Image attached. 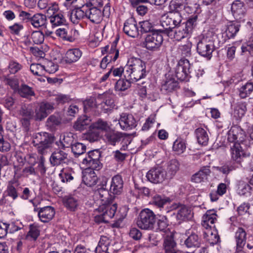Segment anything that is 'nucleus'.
Masks as SVG:
<instances>
[{"label":"nucleus","mask_w":253,"mask_h":253,"mask_svg":"<svg viewBox=\"0 0 253 253\" xmlns=\"http://www.w3.org/2000/svg\"><path fill=\"white\" fill-rule=\"evenodd\" d=\"M69 16L71 21L75 24L81 21L89 20L92 23L98 24L102 20V10L96 7H91L87 2L76 5L69 12Z\"/></svg>","instance_id":"1"},{"label":"nucleus","mask_w":253,"mask_h":253,"mask_svg":"<svg viewBox=\"0 0 253 253\" xmlns=\"http://www.w3.org/2000/svg\"><path fill=\"white\" fill-rule=\"evenodd\" d=\"M125 69V78L130 80L132 83L144 78L146 75L145 63L139 58H129Z\"/></svg>","instance_id":"2"},{"label":"nucleus","mask_w":253,"mask_h":253,"mask_svg":"<svg viewBox=\"0 0 253 253\" xmlns=\"http://www.w3.org/2000/svg\"><path fill=\"white\" fill-rule=\"evenodd\" d=\"M227 141L229 144H241L246 147H250L252 144L246 132L241 127L237 126H232L229 130Z\"/></svg>","instance_id":"3"},{"label":"nucleus","mask_w":253,"mask_h":253,"mask_svg":"<svg viewBox=\"0 0 253 253\" xmlns=\"http://www.w3.org/2000/svg\"><path fill=\"white\" fill-rule=\"evenodd\" d=\"M215 49L214 38L212 36H204L197 44V51L202 57L210 60Z\"/></svg>","instance_id":"4"},{"label":"nucleus","mask_w":253,"mask_h":253,"mask_svg":"<svg viewBox=\"0 0 253 253\" xmlns=\"http://www.w3.org/2000/svg\"><path fill=\"white\" fill-rule=\"evenodd\" d=\"M156 222V215L149 209L142 210L136 222L138 227L144 230H152Z\"/></svg>","instance_id":"5"},{"label":"nucleus","mask_w":253,"mask_h":253,"mask_svg":"<svg viewBox=\"0 0 253 253\" xmlns=\"http://www.w3.org/2000/svg\"><path fill=\"white\" fill-rule=\"evenodd\" d=\"M197 17L189 18L186 23L181 24L173 30L172 36L176 41H180L191 34L196 25Z\"/></svg>","instance_id":"6"},{"label":"nucleus","mask_w":253,"mask_h":253,"mask_svg":"<svg viewBox=\"0 0 253 253\" xmlns=\"http://www.w3.org/2000/svg\"><path fill=\"white\" fill-rule=\"evenodd\" d=\"M117 210V205L116 203H113L112 201L102 204L98 209V211L101 213L95 216V221L108 222L109 219L115 216Z\"/></svg>","instance_id":"7"},{"label":"nucleus","mask_w":253,"mask_h":253,"mask_svg":"<svg viewBox=\"0 0 253 253\" xmlns=\"http://www.w3.org/2000/svg\"><path fill=\"white\" fill-rule=\"evenodd\" d=\"M162 33H163L157 29L148 34L146 36L143 43L144 46L149 50L156 51L158 50L163 42Z\"/></svg>","instance_id":"8"},{"label":"nucleus","mask_w":253,"mask_h":253,"mask_svg":"<svg viewBox=\"0 0 253 253\" xmlns=\"http://www.w3.org/2000/svg\"><path fill=\"white\" fill-rule=\"evenodd\" d=\"M100 152L98 150H94L88 152L87 155L82 161V164L88 169H99L101 168L100 162Z\"/></svg>","instance_id":"9"},{"label":"nucleus","mask_w":253,"mask_h":253,"mask_svg":"<svg viewBox=\"0 0 253 253\" xmlns=\"http://www.w3.org/2000/svg\"><path fill=\"white\" fill-rule=\"evenodd\" d=\"M190 64L186 58H181L176 66L175 74L178 80L181 81H187L190 76Z\"/></svg>","instance_id":"10"},{"label":"nucleus","mask_w":253,"mask_h":253,"mask_svg":"<svg viewBox=\"0 0 253 253\" xmlns=\"http://www.w3.org/2000/svg\"><path fill=\"white\" fill-rule=\"evenodd\" d=\"M166 172L161 167L152 169L148 171L146 174L147 179L153 183L163 182L166 178Z\"/></svg>","instance_id":"11"},{"label":"nucleus","mask_w":253,"mask_h":253,"mask_svg":"<svg viewBox=\"0 0 253 253\" xmlns=\"http://www.w3.org/2000/svg\"><path fill=\"white\" fill-rule=\"evenodd\" d=\"M50 163L53 166H57L70 162L68 154L64 150L57 149L53 152L49 159Z\"/></svg>","instance_id":"12"},{"label":"nucleus","mask_w":253,"mask_h":253,"mask_svg":"<svg viewBox=\"0 0 253 253\" xmlns=\"http://www.w3.org/2000/svg\"><path fill=\"white\" fill-rule=\"evenodd\" d=\"M118 124L122 129L126 131L131 130L137 126L136 121L134 117L127 113L121 114Z\"/></svg>","instance_id":"13"},{"label":"nucleus","mask_w":253,"mask_h":253,"mask_svg":"<svg viewBox=\"0 0 253 253\" xmlns=\"http://www.w3.org/2000/svg\"><path fill=\"white\" fill-rule=\"evenodd\" d=\"M34 211H38L40 220L44 223L48 222L54 216V209L51 206H46L41 208H35Z\"/></svg>","instance_id":"14"},{"label":"nucleus","mask_w":253,"mask_h":253,"mask_svg":"<svg viewBox=\"0 0 253 253\" xmlns=\"http://www.w3.org/2000/svg\"><path fill=\"white\" fill-rule=\"evenodd\" d=\"M123 30L124 33L130 37L136 38L138 36V27L134 18L130 17L125 21Z\"/></svg>","instance_id":"15"},{"label":"nucleus","mask_w":253,"mask_h":253,"mask_svg":"<svg viewBox=\"0 0 253 253\" xmlns=\"http://www.w3.org/2000/svg\"><path fill=\"white\" fill-rule=\"evenodd\" d=\"M55 34L63 40L70 42L75 41L79 36V31L75 29L67 30L65 28H59L56 31Z\"/></svg>","instance_id":"16"},{"label":"nucleus","mask_w":253,"mask_h":253,"mask_svg":"<svg viewBox=\"0 0 253 253\" xmlns=\"http://www.w3.org/2000/svg\"><path fill=\"white\" fill-rule=\"evenodd\" d=\"M201 239L195 233H191L184 241L183 245L189 251L194 252L201 246Z\"/></svg>","instance_id":"17"},{"label":"nucleus","mask_w":253,"mask_h":253,"mask_svg":"<svg viewBox=\"0 0 253 253\" xmlns=\"http://www.w3.org/2000/svg\"><path fill=\"white\" fill-rule=\"evenodd\" d=\"M94 169H86L83 172L82 180L87 186L91 187L96 184L98 178Z\"/></svg>","instance_id":"18"},{"label":"nucleus","mask_w":253,"mask_h":253,"mask_svg":"<svg viewBox=\"0 0 253 253\" xmlns=\"http://www.w3.org/2000/svg\"><path fill=\"white\" fill-rule=\"evenodd\" d=\"M231 159L237 163H240L245 156V153L241 144L235 143L229 144Z\"/></svg>","instance_id":"19"},{"label":"nucleus","mask_w":253,"mask_h":253,"mask_svg":"<svg viewBox=\"0 0 253 253\" xmlns=\"http://www.w3.org/2000/svg\"><path fill=\"white\" fill-rule=\"evenodd\" d=\"M217 214L213 210H208L202 217V225L204 228L214 227L213 224L216 221Z\"/></svg>","instance_id":"20"},{"label":"nucleus","mask_w":253,"mask_h":253,"mask_svg":"<svg viewBox=\"0 0 253 253\" xmlns=\"http://www.w3.org/2000/svg\"><path fill=\"white\" fill-rule=\"evenodd\" d=\"M124 182L122 177L119 175L113 176L111 179L110 192L113 194L119 195L122 191Z\"/></svg>","instance_id":"21"},{"label":"nucleus","mask_w":253,"mask_h":253,"mask_svg":"<svg viewBox=\"0 0 253 253\" xmlns=\"http://www.w3.org/2000/svg\"><path fill=\"white\" fill-rule=\"evenodd\" d=\"M84 109L86 113H89L94 115L99 114L100 111L97 105L96 100L94 98H90L84 100L83 102Z\"/></svg>","instance_id":"22"},{"label":"nucleus","mask_w":253,"mask_h":253,"mask_svg":"<svg viewBox=\"0 0 253 253\" xmlns=\"http://www.w3.org/2000/svg\"><path fill=\"white\" fill-rule=\"evenodd\" d=\"M104 137L109 144L115 146L122 140L123 135L122 133L110 128L105 133Z\"/></svg>","instance_id":"23"},{"label":"nucleus","mask_w":253,"mask_h":253,"mask_svg":"<svg viewBox=\"0 0 253 253\" xmlns=\"http://www.w3.org/2000/svg\"><path fill=\"white\" fill-rule=\"evenodd\" d=\"M204 237L210 244L214 245L219 241V236L217 231L214 227L205 228L203 231Z\"/></svg>","instance_id":"24"},{"label":"nucleus","mask_w":253,"mask_h":253,"mask_svg":"<svg viewBox=\"0 0 253 253\" xmlns=\"http://www.w3.org/2000/svg\"><path fill=\"white\" fill-rule=\"evenodd\" d=\"M211 172L210 167L203 166L197 172L192 176L191 180L195 183H200L208 178Z\"/></svg>","instance_id":"25"},{"label":"nucleus","mask_w":253,"mask_h":253,"mask_svg":"<svg viewBox=\"0 0 253 253\" xmlns=\"http://www.w3.org/2000/svg\"><path fill=\"white\" fill-rule=\"evenodd\" d=\"M190 211L185 206H181L177 208V211L171 210L168 211L169 214L174 216L176 220L181 221L188 218Z\"/></svg>","instance_id":"26"},{"label":"nucleus","mask_w":253,"mask_h":253,"mask_svg":"<svg viewBox=\"0 0 253 253\" xmlns=\"http://www.w3.org/2000/svg\"><path fill=\"white\" fill-rule=\"evenodd\" d=\"M235 239L236 242L237 250L242 251L246 243L247 233L241 227L238 228L235 232Z\"/></svg>","instance_id":"27"},{"label":"nucleus","mask_w":253,"mask_h":253,"mask_svg":"<svg viewBox=\"0 0 253 253\" xmlns=\"http://www.w3.org/2000/svg\"><path fill=\"white\" fill-rule=\"evenodd\" d=\"M82 52L79 48H72L68 50L65 54V61L71 64L78 61L81 57Z\"/></svg>","instance_id":"28"},{"label":"nucleus","mask_w":253,"mask_h":253,"mask_svg":"<svg viewBox=\"0 0 253 253\" xmlns=\"http://www.w3.org/2000/svg\"><path fill=\"white\" fill-rule=\"evenodd\" d=\"M238 95L242 99L250 96L253 92V82L249 81L238 88Z\"/></svg>","instance_id":"29"},{"label":"nucleus","mask_w":253,"mask_h":253,"mask_svg":"<svg viewBox=\"0 0 253 253\" xmlns=\"http://www.w3.org/2000/svg\"><path fill=\"white\" fill-rule=\"evenodd\" d=\"M231 8L233 16L237 19H241L245 13V8L244 7L243 2L240 0L233 1Z\"/></svg>","instance_id":"30"},{"label":"nucleus","mask_w":253,"mask_h":253,"mask_svg":"<svg viewBox=\"0 0 253 253\" xmlns=\"http://www.w3.org/2000/svg\"><path fill=\"white\" fill-rule=\"evenodd\" d=\"M192 46V42L189 40H187L184 43H181L178 45L177 52L182 57L181 58H185L186 57L189 58L191 56Z\"/></svg>","instance_id":"31"},{"label":"nucleus","mask_w":253,"mask_h":253,"mask_svg":"<svg viewBox=\"0 0 253 253\" xmlns=\"http://www.w3.org/2000/svg\"><path fill=\"white\" fill-rule=\"evenodd\" d=\"M100 105L101 108L105 113L113 109L115 106L114 96L108 93L104 94L103 95V100Z\"/></svg>","instance_id":"32"},{"label":"nucleus","mask_w":253,"mask_h":253,"mask_svg":"<svg viewBox=\"0 0 253 253\" xmlns=\"http://www.w3.org/2000/svg\"><path fill=\"white\" fill-rule=\"evenodd\" d=\"M107 182V178L105 177H102V187L99 188L96 193V194L98 196V198L101 201V204L103 203H106L109 201H111L109 199V193L108 191L103 187L106 186Z\"/></svg>","instance_id":"33"},{"label":"nucleus","mask_w":253,"mask_h":253,"mask_svg":"<svg viewBox=\"0 0 253 253\" xmlns=\"http://www.w3.org/2000/svg\"><path fill=\"white\" fill-rule=\"evenodd\" d=\"M164 253H177L176 243L173 237L167 236L164 239L163 243Z\"/></svg>","instance_id":"34"},{"label":"nucleus","mask_w":253,"mask_h":253,"mask_svg":"<svg viewBox=\"0 0 253 253\" xmlns=\"http://www.w3.org/2000/svg\"><path fill=\"white\" fill-rule=\"evenodd\" d=\"M75 175L74 169L70 167L63 168L59 174V176L62 182L68 183L73 180Z\"/></svg>","instance_id":"35"},{"label":"nucleus","mask_w":253,"mask_h":253,"mask_svg":"<svg viewBox=\"0 0 253 253\" xmlns=\"http://www.w3.org/2000/svg\"><path fill=\"white\" fill-rule=\"evenodd\" d=\"M31 24L35 28L45 27L47 24V18L45 15L37 13L32 16Z\"/></svg>","instance_id":"36"},{"label":"nucleus","mask_w":253,"mask_h":253,"mask_svg":"<svg viewBox=\"0 0 253 253\" xmlns=\"http://www.w3.org/2000/svg\"><path fill=\"white\" fill-rule=\"evenodd\" d=\"M111 240L106 236H101L97 246L95 249L96 253H109V247Z\"/></svg>","instance_id":"37"},{"label":"nucleus","mask_w":253,"mask_h":253,"mask_svg":"<svg viewBox=\"0 0 253 253\" xmlns=\"http://www.w3.org/2000/svg\"><path fill=\"white\" fill-rule=\"evenodd\" d=\"M91 122V119L87 116L80 117L74 123V128L76 130L81 131L86 128Z\"/></svg>","instance_id":"38"},{"label":"nucleus","mask_w":253,"mask_h":253,"mask_svg":"<svg viewBox=\"0 0 253 253\" xmlns=\"http://www.w3.org/2000/svg\"><path fill=\"white\" fill-rule=\"evenodd\" d=\"M49 19L52 28L65 25L66 23L65 17L61 12L49 16Z\"/></svg>","instance_id":"39"},{"label":"nucleus","mask_w":253,"mask_h":253,"mask_svg":"<svg viewBox=\"0 0 253 253\" xmlns=\"http://www.w3.org/2000/svg\"><path fill=\"white\" fill-rule=\"evenodd\" d=\"M195 135L199 144L206 146L209 141V135L206 130L202 128H198L195 130Z\"/></svg>","instance_id":"40"},{"label":"nucleus","mask_w":253,"mask_h":253,"mask_svg":"<svg viewBox=\"0 0 253 253\" xmlns=\"http://www.w3.org/2000/svg\"><path fill=\"white\" fill-rule=\"evenodd\" d=\"M178 83L174 79H167L162 85L161 90L165 93L172 92L178 87Z\"/></svg>","instance_id":"41"},{"label":"nucleus","mask_w":253,"mask_h":253,"mask_svg":"<svg viewBox=\"0 0 253 253\" xmlns=\"http://www.w3.org/2000/svg\"><path fill=\"white\" fill-rule=\"evenodd\" d=\"M18 185L14 181H10L7 186L5 193L7 197L12 198L13 200H16L18 197V189L16 188Z\"/></svg>","instance_id":"42"},{"label":"nucleus","mask_w":253,"mask_h":253,"mask_svg":"<svg viewBox=\"0 0 253 253\" xmlns=\"http://www.w3.org/2000/svg\"><path fill=\"white\" fill-rule=\"evenodd\" d=\"M161 26L162 28L158 29V31L167 34L169 37L172 38L173 30L171 29L168 16L163 17Z\"/></svg>","instance_id":"43"},{"label":"nucleus","mask_w":253,"mask_h":253,"mask_svg":"<svg viewBox=\"0 0 253 253\" xmlns=\"http://www.w3.org/2000/svg\"><path fill=\"white\" fill-rule=\"evenodd\" d=\"M240 25L237 23L230 22L227 25L224 33L228 39L233 38L239 31Z\"/></svg>","instance_id":"44"},{"label":"nucleus","mask_w":253,"mask_h":253,"mask_svg":"<svg viewBox=\"0 0 253 253\" xmlns=\"http://www.w3.org/2000/svg\"><path fill=\"white\" fill-rule=\"evenodd\" d=\"M247 111L245 102H238L236 104L234 109V116L237 120L240 119L244 115Z\"/></svg>","instance_id":"45"},{"label":"nucleus","mask_w":253,"mask_h":253,"mask_svg":"<svg viewBox=\"0 0 253 253\" xmlns=\"http://www.w3.org/2000/svg\"><path fill=\"white\" fill-rule=\"evenodd\" d=\"M17 92L24 98H29L35 95L33 88L26 84H22Z\"/></svg>","instance_id":"46"},{"label":"nucleus","mask_w":253,"mask_h":253,"mask_svg":"<svg viewBox=\"0 0 253 253\" xmlns=\"http://www.w3.org/2000/svg\"><path fill=\"white\" fill-rule=\"evenodd\" d=\"M74 140L73 134L71 132H66L60 136V142L62 147L68 148L73 145Z\"/></svg>","instance_id":"47"},{"label":"nucleus","mask_w":253,"mask_h":253,"mask_svg":"<svg viewBox=\"0 0 253 253\" xmlns=\"http://www.w3.org/2000/svg\"><path fill=\"white\" fill-rule=\"evenodd\" d=\"M180 164L176 159L170 160L168 164L167 171L168 174L172 176L175 174L179 169Z\"/></svg>","instance_id":"48"},{"label":"nucleus","mask_w":253,"mask_h":253,"mask_svg":"<svg viewBox=\"0 0 253 253\" xmlns=\"http://www.w3.org/2000/svg\"><path fill=\"white\" fill-rule=\"evenodd\" d=\"M64 204L69 210L75 211L78 206V200L74 197L69 196L64 198Z\"/></svg>","instance_id":"49"},{"label":"nucleus","mask_w":253,"mask_h":253,"mask_svg":"<svg viewBox=\"0 0 253 253\" xmlns=\"http://www.w3.org/2000/svg\"><path fill=\"white\" fill-rule=\"evenodd\" d=\"M186 148L185 140L181 138L177 139L173 143L172 148L177 154L183 153Z\"/></svg>","instance_id":"50"},{"label":"nucleus","mask_w":253,"mask_h":253,"mask_svg":"<svg viewBox=\"0 0 253 253\" xmlns=\"http://www.w3.org/2000/svg\"><path fill=\"white\" fill-rule=\"evenodd\" d=\"M131 83L130 80L125 78L119 80L116 83L115 88L117 91H124L129 88Z\"/></svg>","instance_id":"51"},{"label":"nucleus","mask_w":253,"mask_h":253,"mask_svg":"<svg viewBox=\"0 0 253 253\" xmlns=\"http://www.w3.org/2000/svg\"><path fill=\"white\" fill-rule=\"evenodd\" d=\"M252 188L247 182L244 181H239L238 183L237 191L240 195H245L248 193H251Z\"/></svg>","instance_id":"52"},{"label":"nucleus","mask_w":253,"mask_h":253,"mask_svg":"<svg viewBox=\"0 0 253 253\" xmlns=\"http://www.w3.org/2000/svg\"><path fill=\"white\" fill-rule=\"evenodd\" d=\"M90 127L96 130L100 129L105 131V133L111 128L109 125L106 122L101 119H99L97 121L93 123L90 126Z\"/></svg>","instance_id":"53"},{"label":"nucleus","mask_w":253,"mask_h":253,"mask_svg":"<svg viewBox=\"0 0 253 253\" xmlns=\"http://www.w3.org/2000/svg\"><path fill=\"white\" fill-rule=\"evenodd\" d=\"M30 71L35 75L42 76L45 75L44 66L41 64H32L30 66Z\"/></svg>","instance_id":"54"},{"label":"nucleus","mask_w":253,"mask_h":253,"mask_svg":"<svg viewBox=\"0 0 253 253\" xmlns=\"http://www.w3.org/2000/svg\"><path fill=\"white\" fill-rule=\"evenodd\" d=\"M5 83L13 90L14 92H17L19 88V79L16 77H7L5 79Z\"/></svg>","instance_id":"55"},{"label":"nucleus","mask_w":253,"mask_h":253,"mask_svg":"<svg viewBox=\"0 0 253 253\" xmlns=\"http://www.w3.org/2000/svg\"><path fill=\"white\" fill-rule=\"evenodd\" d=\"M50 140L49 134L46 132H41L36 134L33 140V143L36 146L39 144L43 143Z\"/></svg>","instance_id":"56"},{"label":"nucleus","mask_w":253,"mask_h":253,"mask_svg":"<svg viewBox=\"0 0 253 253\" xmlns=\"http://www.w3.org/2000/svg\"><path fill=\"white\" fill-rule=\"evenodd\" d=\"M23 68V66L15 60L9 61L8 69L11 74H15Z\"/></svg>","instance_id":"57"},{"label":"nucleus","mask_w":253,"mask_h":253,"mask_svg":"<svg viewBox=\"0 0 253 253\" xmlns=\"http://www.w3.org/2000/svg\"><path fill=\"white\" fill-rule=\"evenodd\" d=\"M72 151L76 157L84 154L86 150V146L82 143L77 142L72 145Z\"/></svg>","instance_id":"58"},{"label":"nucleus","mask_w":253,"mask_h":253,"mask_svg":"<svg viewBox=\"0 0 253 253\" xmlns=\"http://www.w3.org/2000/svg\"><path fill=\"white\" fill-rule=\"evenodd\" d=\"M170 201L169 198L157 195L153 197V203L157 207L162 208L165 204L170 202Z\"/></svg>","instance_id":"59"},{"label":"nucleus","mask_w":253,"mask_h":253,"mask_svg":"<svg viewBox=\"0 0 253 253\" xmlns=\"http://www.w3.org/2000/svg\"><path fill=\"white\" fill-rule=\"evenodd\" d=\"M60 123V119L54 115L50 116L46 120V126L51 130H53L55 127Z\"/></svg>","instance_id":"60"},{"label":"nucleus","mask_w":253,"mask_h":253,"mask_svg":"<svg viewBox=\"0 0 253 253\" xmlns=\"http://www.w3.org/2000/svg\"><path fill=\"white\" fill-rule=\"evenodd\" d=\"M198 7L195 0H185L183 9L187 13H192L196 11Z\"/></svg>","instance_id":"61"},{"label":"nucleus","mask_w":253,"mask_h":253,"mask_svg":"<svg viewBox=\"0 0 253 253\" xmlns=\"http://www.w3.org/2000/svg\"><path fill=\"white\" fill-rule=\"evenodd\" d=\"M99 137V132L98 130L90 127L89 131L85 134L84 138L90 142L97 141Z\"/></svg>","instance_id":"62"},{"label":"nucleus","mask_w":253,"mask_h":253,"mask_svg":"<svg viewBox=\"0 0 253 253\" xmlns=\"http://www.w3.org/2000/svg\"><path fill=\"white\" fill-rule=\"evenodd\" d=\"M157 224L158 226L157 230L165 232L168 226V221L166 216L160 215Z\"/></svg>","instance_id":"63"},{"label":"nucleus","mask_w":253,"mask_h":253,"mask_svg":"<svg viewBox=\"0 0 253 253\" xmlns=\"http://www.w3.org/2000/svg\"><path fill=\"white\" fill-rule=\"evenodd\" d=\"M44 35L41 31H34L31 34V39L35 44H41L44 41Z\"/></svg>","instance_id":"64"}]
</instances>
